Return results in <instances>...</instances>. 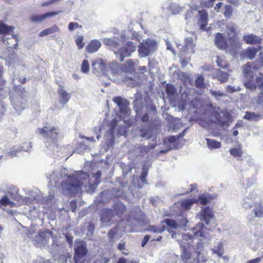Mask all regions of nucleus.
Masks as SVG:
<instances>
[{"label": "nucleus", "instance_id": "4", "mask_svg": "<svg viewBox=\"0 0 263 263\" xmlns=\"http://www.w3.org/2000/svg\"><path fill=\"white\" fill-rule=\"evenodd\" d=\"M244 85L247 89L251 92H254L256 90L261 91L263 89V74L259 73L254 77L244 81Z\"/></svg>", "mask_w": 263, "mask_h": 263}, {"label": "nucleus", "instance_id": "9", "mask_svg": "<svg viewBox=\"0 0 263 263\" xmlns=\"http://www.w3.org/2000/svg\"><path fill=\"white\" fill-rule=\"evenodd\" d=\"M184 45L176 43L177 47L181 49V54L183 55L186 53L193 54L195 52L194 47L195 46L192 37H186L184 40Z\"/></svg>", "mask_w": 263, "mask_h": 263}, {"label": "nucleus", "instance_id": "63", "mask_svg": "<svg viewBox=\"0 0 263 263\" xmlns=\"http://www.w3.org/2000/svg\"><path fill=\"white\" fill-rule=\"evenodd\" d=\"M114 41L110 39H105L104 40V43L107 45H111L114 44Z\"/></svg>", "mask_w": 263, "mask_h": 263}, {"label": "nucleus", "instance_id": "55", "mask_svg": "<svg viewBox=\"0 0 263 263\" xmlns=\"http://www.w3.org/2000/svg\"><path fill=\"white\" fill-rule=\"evenodd\" d=\"M215 1V0H203V6L208 8H211L213 6Z\"/></svg>", "mask_w": 263, "mask_h": 263}, {"label": "nucleus", "instance_id": "15", "mask_svg": "<svg viewBox=\"0 0 263 263\" xmlns=\"http://www.w3.org/2000/svg\"><path fill=\"white\" fill-rule=\"evenodd\" d=\"M182 219L183 221L182 223L180 224V225H185L187 223L186 219L184 217H182ZM162 222L165 223L167 226L169 227L167 231H169L170 233H172V237L174 238H177V235L175 233H174L173 231L171 232L170 229H177L180 226V224H179L176 221L167 218L165 219Z\"/></svg>", "mask_w": 263, "mask_h": 263}, {"label": "nucleus", "instance_id": "28", "mask_svg": "<svg viewBox=\"0 0 263 263\" xmlns=\"http://www.w3.org/2000/svg\"><path fill=\"white\" fill-rule=\"evenodd\" d=\"M205 140L208 148L211 150L219 148L221 146V142L215 140L206 138Z\"/></svg>", "mask_w": 263, "mask_h": 263}, {"label": "nucleus", "instance_id": "12", "mask_svg": "<svg viewBox=\"0 0 263 263\" xmlns=\"http://www.w3.org/2000/svg\"><path fill=\"white\" fill-rule=\"evenodd\" d=\"M52 232L49 230H40L37 235L34 237V240L37 243L44 244L47 242L52 236Z\"/></svg>", "mask_w": 263, "mask_h": 263}, {"label": "nucleus", "instance_id": "35", "mask_svg": "<svg viewBox=\"0 0 263 263\" xmlns=\"http://www.w3.org/2000/svg\"><path fill=\"white\" fill-rule=\"evenodd\" d=\"M223 245L221 242H219L217 246H215L212 249L213 254H217L218 256L221 257L223 254Z\"/></svg>", "mask_w": 263, "mask_h": 263}, {"label": "nucleus", "instance_id": "5", "mask_svg": "<svg viewBox=\"0 0 263 263\" xmlns=\"http://www.w3.org/2000/svg\"><path fill=\"white\" fill-rule=\"evenodd\" d=\"M37 132L44 138L50 140L54 143L57 142L59 133L58 128L52 126L48 128L47 126H44L42 128H38Z\"/></svg>", "mask_w": 263, "mask_h": 263}, {"label": "nucleus", "instance_id": "34", "mask_svg": "<svg viewBox=\"0 0 263 263\" xmlns=\"http://www.w3.org/2000/svg\"><path fill=\"white\" fill-rule=\"evenodd\" d=\"M0 204L5 206L9 205L10 207L12 208L14 206L15 203L11 201L7 195H5L0 199Z\"/></svg>", "mask_w": 263, "mask_h": 263}, {"label": "nucleus", "instance_id": "53", "mask_svg": "<svg viewBox=\"0 0 263 263\" xmlns=\"http://www.w3.org/2000/svg\"><path fill=\"white\" fill-rule=\"evenodd\" d=\"M85 257L83 256L74 255L73 260L74 263H85L86 259Z\"/></svg>", "mask_w": 263, "mask_h": 263}, {"label": "nucleus", "instance_id": "41", "mask_svg": "<svg viewBox=\"0 0 263 263\" xmlns=\"http://www.w3.org/2000/svg\"><path fill=\"white\" fill-rule=\"evenodd\" d=\"M76 43L79 49H82L85 46L84 42V36L83 35H78L76 39Z\"/></svg>", "mask_w": 263, "mask_h": 263}, {"label": "nucleus", "instance_id": "3", "mask_svg": "<svg viewBox=\"0 0 263 263\" xmlns=\"http://www.w3.org/2000/svg\"><path fill=\"white\" fill-rule=\"evenodd\" d=\"M157 48V43L155 40L147 39L143 40L138 46L139 57L145 58L152 55Z\"/></svg>", "mask_w": 263, "mask_h": 263}, {"label": "nucleus", "instance_id": "42", "mask_svg": "<svg viewBox=\"0 0 263 263\" xmlns=\"http://www.w3.org/2000/svg\"><path fill=\"white\" fill-rule=\"evenodd\" d=\"M115 129V119L111 120L110 122V127L109 129L107 132L108 136L111 137V139H114V130Z\"/></svg>", "mask_w": 263, "mask_h": 263}, {"label": "nucleus", "instance_id": "19", "mask_svg": "<svg viewBox=\"0 0 263 263\" xmlns=\"http://www.w3.org/2000/svg\"><path fill=\"white\" fill-rule=\"evenodd\" d=\"M88 250L85 242L79 241L77 242L74 248V255L85 256L87 254Z\"/></svg>", "mask_w": 263, "mask_h": 263}, {"label": "nucleus", "instance_id": "1", "mask_svg": "<svg viewBox=\"0 0 263 263\" xmlns=\"http://www.w3.org/2000/svg\"><path fill=\"white\" fill-rule=\"evenodd\" d=\"M92 177L95 180L91 182L89 173L81 171L78 177L74 175L68 176L66 180L62 181L61 186L63 191L67 192L71 195L81 193L82 186L88 187L90 190H94L100 183L101 172L97 171Z\"/></svg>", "mask_w": 263, "mask_h": 263}, {"label": "nucleus", "instance_id": "33", "mask_svg": "<svg viewBox=\"0 0 263 263\" xmlns=\"http://www.w3.org/2000/svg\"><path fill=\"white\" fill-rule=\"evenodd\" d=\"M135 99L134 101V109L138 112V111H140L143 108L142 104L139 103V100L141 99L142 95L141 94L136 93L135 95Z\"/></svg>", "mask_w": 263, "mask_h": 263}, {"label": "nucleus", "instance_id": "38", "mask_svg": "<svg viewBox=\"0 0 263 263\" xmlns=\"http://www.w3.org/2000/svg\"><path fill=\"white\" fill-rule=\"evenodd\" d=\"M165 229L164 226H160L159 227H156L154 226H149L147 230L150 232H153L154 233H162Z\"/></svg>", "mask_w": 263, "mask_h": 263}, {"label": "nucleus", "instance_id": "48", "mask_svg": "<svg viewBox=\"0 0 263 263\" xmlns=\"http://www.w3.org/2000/svg\"><path fill=\"white\" fill-rule=\"evenodd\" d=\"M230 153L231 155L234 157H239L241 155L242 152L239 148H234L230 150Z\"/></svg>", "mask_w": 263, "mask_h": 263}, {"label": "nucleus", "instance_id": "61", "mask_svg": "<svg viewBox=\"0 0 263 263\" xmlns=\"http://www.w3.org/2000/svg\"><path fill=\"white\" fill-rule=\"evenodd\" d=\"M93 130L96 133L97 139L99 140L101 137V128L95 127L93 128Z\"/></svg>", "mask_w": 263, "mask_h": 263}, {"label": "nucleus", "instance_id": "45", "mask_svg": "<svg viewBox=\"0 0 263 263\" xmlns=\"http://www.w3.org/2000/svg\"><path fill=\"white\" fill-rule=\"evenodd\" d=\"M195 86L197 88H202L204 87V78L202 76H198L195 82Z\"/></svg>", "mask_w": 263, "mask_h": 263}, {"label": "nucleus", "instance_id": "36", "mask_svg": "<svg viewBox=\"0 0 263 263\" xmlns=\"http://www.w3.org/2000/svg\"><path fill=\"white\" fill-rule=\"evenodd\" d=\"M196 202V200L194 199H188L181 201L180 204L182 208L187 210L189 209L191 205Z\"/></svg>", "mask_w": 263, "mask_h": 263}, {"label": "nucleus", "instance_id": "44", "mask_svg": "<svg viewBox=\"0 0 263 263\" xmlns=\"http://www.w3.org/2000/svg\"><path fill=\"white\" fill-rule=\"evenodd\" d=\"M223 9V15L224 16L228 18H230L233 12L232 6L230 5H226Z\"/></svg>", "mask_w": 263, "mask_h": 263}, {"label": "nucleus", "instance_id": "7", "mask_svg": "<svg viewBox=\"0 0 263 263\" xmlns=\"http://www.w3.org/2000/svg\"><path fill=\"white\" fill-rule=\"evenodd\" d=\"M136 44L132 42H127L122 47L118 49V51L116 52V55H119L120 61L122 62L124 58L130 57L132 53L136 51Z\"/></svg>", "mask_w": 263, "mask_h": 263}, {"label": "nucleus", "instance_id": "18", "mask_svg": "<svg viewBox=\"0 0 263 263\" xmlns=\"http://www.w3.org/2000/svg\"><path fill=\"white\" fill-rule=\"evenodd\" d=\"M120 187L116 190V197H125V195L128 193H132L131 186L127 184V182H122L119 183Z\"/></svg>", "mask_w": 263, "mask_h": 263}, {"label": "nucleus", "instance_id": "13", "mask_svg": "<svg viewBox=\"0 0 263 263\" xmlns=\"http://www.w3.org/2000/svg\"><path fill=\"white\" fill-rule=\"evenodd\" d=\"M257 67L252 63L248 62L242 66V73L243 77L246 80L254 77L255 75Z\"/></svg>", "mask_w": 263, "mask_h": 263}, {"label": "nucleus", "instance_id": "10", "mask_svg": "<svg viewBox=\"0 0 263 263\" xmlns=\"http://www.w3.org/2000/svg\"><path fill=\"white\" fill-rule=\"evenodd\" d=\"M197 217L205 222L207 225H209L211 221L215 217L212 209L209 206L203 207L197 215Z\"/></svg>", "mask_w": 263, "mask_h": 263}, {"label": "nucleus", "instance_id": "11", "mask_svg": "<svg viewBox=\"0 0 263 263\" xmlns=\"http://www.w3.org/2000/svg\"><path fill=\"white\" fill-rule=\"evenodd\" d=\"M261 49V46H259L258 48L249 47L246 49L241 50L239 52V55L242 59L252 60L255 58L256 53Z\"/></svg>", "mask_w": 263, "mask_h": 263}, {"label": "nucleus", "instance_id": "2", "mask_svg": "<svg viewBox=\"0 0 263 263\" xmlns=\"http://www.w3.org/2000/svg\"><path fill=\"white\" fill-rule=\"evenodd\" d=\"M204 225L203 223H198L196 228H194L191 232L184 233L182 235V240L179 242V245L183 250L181 254L182 260L184 263H186L187 261L191 258V254L189 249L192 246V243L194 240L196 239L198 236L204 237L201 229H203Z\"/></svg>", "mask_w": 263, "mask_h": 263}, {"label": "nucleus", "instance_id": "43", "mask_svg": "<svg viewBox=\"0 0 263 263\" xmlns=\"http://www.w3.org/2000/svg\"><path fill=\"white\" fill-rule=\"evenodd\" d=\"M170 10L173 14H177L181 11L182 8L178 4L174 3L170 6Z\"/></svg>", "mask_w": 263, "mask_h": 263}, {"label": "nucleus", "instance_id": "25", "mask_svg": "<svg viewBox=\"0 0 263 263\" xmlns=\"http://www.w3.org/2000/svg\"><path fill=\"white\" fill-rule=\"evenodd\" d=\"M58 93L60 97V102L63 104L67 103L70 98V95L64 89L63 86H60L58 90Z\"/></svg>", "mask_w": 263, "mask_h": 263}, {"label": "nucleus", "instance_id": "20", "mask_svg": "<svg viewBox=\"0 0 263 263\" xmlns=\"http://www.w3.org/2000/svg\"><path fill=\"white\" fill-rule=\"evenodd\" d=\"M214 41L216 46L220 49H226L227 47V39L221 33H216Z\"/></svg>", "mask_w": 263, "mask_h": 263}, {"label": "nucleus", "instance_id": "56", "mask_svg": "<svg viewBox=\"0 0 263 263\" xmlns=\"http://www.w3.org/2000/svg\"><path fill=\"white\" fill-rule=\"evenodd\" d=\"M153 132L152 130H148L141 134L140 136L142 138H145L147 139L153 137Z\"/></svg>", "mask_w": 263, "mask_h": 263}, {"label": "nucleus", "instance_id": "23", "mask_svg": "<svg viewBox=\"0 0 263 263\" xmlns=\"http://www.w3.org/2000/svg\"><path fill=\"white\" fill-rule=\"evenodd\" d=\"M198 25L200 28L203 30L208 25V14L206 10L198 11Z\"/></svg>", "mask_w": 263, "mask_h": 263}, {"label": "nucleus", "instance_id": "37", "mask_svg": "<svg viewBox=\"0 0 263 263\" xmlns=\"http://www.w3.org/2000/svg\"><path fill=\"white\" fill-rule=\"evenodd\" d=\"M125 211V206L120 201L116 200V216H120Z\"/></svg>", "mask_w": 263, "mask_h": 263}, {"label": "nucleus", "instance_id": "14", "mask_svg": "<svg viewBox=\"0 0 263 263\" xmlns=\"http://www.w3.org/2000/svg\"><path fill=\"white\" fill-rule=\"evenodd\" d=\"M116 104L119 107L120 109V117L124 118L129 114L130 110L128 108L129 102L126 100L122 99L120 97H116Z\"/></svg>", "mask_w": 263, "mask_h": 263}, {"label": "nucleus", "instance_id": "50", "mask_svg": "<svg viewBox=\"0 0 263 263\" xmlns=\"http://www.w3.org/2000/svg\"><path fill=\"white\" fill-rule=\"evenodd\" d=\"M166 92L168 95L173 96L176 92V89L174 86L167 84L166 87Z\"/></svg>", "mask_w": 263, "mask_h": 263}, {"label": "nucleus", "instance_id": "58", "mask_svg": "<svg viewBox=\"0 0 263 263\" xmlns=\"http://www.w3.org/2000/svg\"><path fill=\"white\" fill-rule=\"evenodd\" d=\"M250 246L254 251H256L259 248L258 240H256L254 242L253 241L250 243Z\"/></svg>", "mask_w": 263, "mask_h": 263}, {"label": "nucleus", "instance_id": "52", "mask_svg": "<svg viewBox=\"0 0 263 263\" xmlns=\"http://www.w3.org/2000/svg\"><path fill=\"white\" fill-rule=\"evenodd\" d=\"M227 91L230 93H233L236 91L241 90V88L239 86L235 87L230 85H227L226 87Z\"/></svg>", "mask_w": 263, "mask_h": 263}, {"label": "nucleus", "instance_id": "49", "mask_svg": "<svg viewBox=\"0 0 263 263\" xmlns=\"http://www.w3.org/2000/svg\"><path fill=\"white\" fill-rule=\"evenodd\" d=\"M251 200L249 197L244 199L241 202L242 207L246 209H250L252 206V203L250 201Z\"/></svg>", "mask_w": 263, "mask_h": 263}, {"label": "nucleus", "instance_id": "60", "mask_svg": "<svg viewBox=\"0 0 263 263\" xmlns=\"http://www.w3.org/2000/svg\"><path fill=\"white\" fill-rule=\"evenodd\" d=\"M216 123L217 124L220 125L221 127H223L225 125L228 126V122L227 121L222 120L220 119V118H218L216 119Z\"/></svg>", "mask_w": 263, "mask_h": 263}, {"label": "nucleus", "instance_id": "39", "mask_svg": "<svg viewBox=\"0 0 263 263\" xmlns=\"http://www.w3.org/2000/svg\"><path fill=\"white\" fill-rule=\"evenodd\" d=\"M89 64L87 60H84L81 66V71L84 73H88L89 71Z\"/></svg>", "mask_w": 263, "mask_h": 263}, {"label": "nucleus", "instance_id": "17", "mask_svg": "<svg viewBox=\"0 0 263 263\" xmlns=\"http://www.w3.org/2000/svg\"><path fill=\"white\" fill-rule=\"evenodd\" d=\"M243 41L247 44L256 45L261 43L262 39L253 33H249L243 36Z\"/></svg>", "mask_w": 263, "mask_h": 263}, {"label": "nucleus", "instance_id": "51", "mask_svg": "<svg viewBox=\"0 0 263 263\" xmlns=\"http://www.w3.org/2000/svg\"><path fill=\"white\" fill-rule=\"evenodd\" d=\"M68 29L69 31H72L74 30V29H76L77 28H82V26L81 25H79L78 23L76 22H70L68 24Z\"/></svg>", "mask_w": 263, "mask_h": 263}, {"label": "nucleus", "instance_id": "54", "mask_svg": "<svg viewBox=\"0 0 263 263\" xmlns=\"http://www.w3.org/2000/svg\"><path fill=\"white\" fill-rule=\"evenodd\" d=\"M118 249L119 250L122 251V254L126 255H128L127 250L125 249L124 242L122 241L119 243V245H118Z\"/></svg>", "mask_w": 263, "mask_h": 263}, {"label": "nucleus", "instance_id": "30", "mask_svg": "<svg viewBox=\"0 0 263 263\" xmlns=\"http://www.w3.org/2000/svg\"><path fill=\"white\" fill-rule=\"evenodd\" d=\"M216 77L221 83H224L229 79V74L226 71L218 70L216 72Z\"/></svg>", "mask_w": 263, "mask_h": 263}, {"label": "nucleus", "instance_id": "32", "mask_svg": "<svg viewBox=\"0 0 263 263\" xmlns=\"http://www.w3.org/2000/svg\"><path fill=\"white\" fill-rule=\"evenodd\" d=\"M244 119L251 121H257L260 119V116L253 112H246Z\"/></svg>", "mask_w": 263, "mask_h": 263}, {"label": "nucleus", "instance_id": "46", "mask_svg": "<svg viewBox=\"0 0 263 263\" xmlns=\"http://www.w3.org/2000/svg\"><path fill=\"white\" fill-rule=\"evenodd\" d=\"M155 147V144H152L148 146H143L139 148L140 151L142 154H147L150 152L151 150L154 148Z\"/></svg>", "mask_w": 263, "mask_h": 263}, {"label": "nucleus", "instance_id": "40", "mask_svg": "<svg viewBox=\"0 0 263 263\" xmlns=\"http://www.w3.org/2000/svg\"><path fill=\"white\" fill-rule=\"evenodd\" d=\"M209 196L207 194H203L199 196L198 201L201 204L205 205L210 201Z\"/></svg>", "mask_w": 263, "mask_h": 263}, {"label": "nucleus", "instance_id": "29", "mask_svg": "<svg viewBox=\"0 0 263 263\" xmlns=\"http://www.w3.org/2000/svg\"><path fill=\"white\" fill-rule=\"evenodd\" d=\"M59 31H60V28L57 25H54L42 31L39 33V36L42 37Z\"/></svg>", "mask_w": 263, "mask_h": 263}, {"label": "nucleus", "instance_id": "31", "mask_svg": "<svg viewBox=\"0 0 263 263\" xmlns=\"http://www.w3.org/2000/svg\"><path fill=\"white\" fill-rule=\"evenodd\" d=\"M261 192L258 190H254L251 192L249 195V199L254 202V204H255L256 201L257 202H260L261 200Z\"/></svg>", "mask_w": 263, "mask_h": 263}, {"label": "nucleus", "instance_id": "47", "mask_svg": "<svg viewBox=\"0 0 263 263\" xmlns=\"http://www.w3.org/2000/svg\"><path fill=\"white\" fill-rule=\"evenodd\" d=\"M210 94H211L215 98H218L219 97H226L227 94L220 91H215L211 90Z\"/></svg>", "mask_w": 263, "mask_h": 263}, {"label": "nucleus", "instance_id": "59", "mask_svg": "<svg viewBox=\"0 0 263 263\" xmlns=\"http://www.w3.org/2000/svg\"><path fill=\"white\" fill-rule=\"evenodd\" d=\"M69 205H70V208L71 211L72 212H74L76 211L77 208V201L76 200H73L71 201Z\"/></svg>", "mask_w": 263, "mask_h": 263}, {"label": "nucleus", "instance_id": "64", "mask_svg": "<svg viewBox=\"0 0 263 263\" xmlns=\"http://www.w3.org/2000/svg\"><path fill=\"white\" fill-rule=\"evenodd\" d=\"M261 260V258L257 257L255 259L249 260L247 263H259L260 262Z\"/></svg>", "mask_w": 263, "mask_h": 263}, {"label": "nucleus", "instance_id": "8", "mask_svg": "<svg viewBox=\"0 0 263 263\" xmlns=\"http://www.w3.org/2000/svg\"><path fill=\"white\" fill-rule=\"evenodd\" d=\"M91 68L93 73L98 76L106 73L107 65L102 59H96L91 62Z\"/></svg>", "mask_w": 263, "mask_h": 263}, {"label": "nucleus", "instance_id": "26", "mask_svg": "<svg viewBox=\"0 0 263 263\" xmlns=\"http://www.w3.org/2000/svg\"><path fill=\"white\" fill-rule=\"evenodd\" d=\"M252 213L254 217L263 218V205L260 202L256 201Z\"/></svg>", "mask_w": 263, "mask_h": 263}, {"label": "nucleus", "instance_id": "21", "mask_svg": "<svg viewBox=\"0 0 263 263\" xmlns=\"http://www.w3.org/2000/svg\"><path fill=\"white\" fill-rule=\"evenodd\" d=\"M114 216V212L111 209L104 208L101 213V220L103 223L109 222Z\"/></svg>", "mask_w": 263, "mask_h": 263}, {"label": "nucleus", "instance_id": "24", "mask_svg": "<svg viewBox=\"0 0 263 263\" xmlns=\"http://www.w3.org/2000/svg\"><path fill=\"white\" fill-rule=\"evenodd\" d=\"M203 0H191V2L189 5L191 9V12H188L186 14L185 20H187L188 17L191 18V14L193 13V11H196L199 6H203Z\"/></svg>", "mask_w": 263, "mask_h": 263}, {"label": "nucleus", "instance_id": "22", "mask_svg": "<svg viewBox=\"0 0 263 263\" xmlns=\"http://www.w3.org/2000/svg\"><path fill=\"white\" fill-rule=\"evenodd\" d=\"M101 46V43L98 40H92L86 45V51L89 53L97 51Z\"/></svg>", "mask_w": 263, "mask_h": 263}, {"label": "nucleus", "instance_id": "27", "mask_svg": "<svg viewBox=\"0 0 263 263\" xmlns=\"http://www.w3.org/2000/svg\"><path fill=\"white\" fill-rule=\"evenodd\" d=\"M14 27L12 26H8L4 24L3 21H0V34L6 35L13 32Z\"/></svg>", "mask_w": 263, "mask_h": 263}, {"label": "nucleus", "instance_id": "57", "mask_svg": "<svg viewBox=\"0 0 263 263\" xmlns=\"http://www.w3.org/2000/svg\"><path fill=\"white\" fill-rule=\"evenodd\" d=\"M257 103L258 104L263 106V89L261 91H259V92L258 95Z\"/></svg>", "mask_w": 263, "mask_h": 263}, {"label": "nucleus", "instance_id": "6", "mask_svg": "<svg viewBox=\"0 0 263 263\" xmlns=\"http://www.w3.org/2000/svg\"><path fill=\"white\" fill-rule=\"evenodd\" d=\"M226 33L228 35L230 42L234 47H239L241 43L236 33V26L233 23L226 24Z\"/></svg>", "mask_w": 263, "mask_h": 263}, {"label": "nucleus", "instance_id": "62", "mask_svg": "<svg viewBox=\"0 0 263 263\" xmlns=\"http://www.w3.org/2000/svg\"><path fill=\"white\" fill-rule=\"evenodd\" d=\"M166 46H167V49L170 50L174 54H176V53L175 52V50L173 48L172 45L170 43H169L168 41L166 42Z\"/></svg>", "mask_w": 263, "mask_h": 263}, {"label": "nucleus", "instance_id": "16", "mask_svg": "<svg viewBox=\"0 0 263 263\" xmlns=\"http://www.w3.org/2000/svg\"><path fill=\"white\" fill-rule=\"evenodd\" d=\"M59 13L58 11L47 12L41 15H32L30 17V21L32 23H41L47 17L56 15Z\"/></svg>", "mask_w": 263, "mask_h": 263}]
</instances>
